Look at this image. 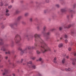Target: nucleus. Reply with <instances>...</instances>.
<instances>
[{
    "instance_id": "nucleus-1",
    "label": "nucleus",
    "mask_w": 76,
    "mask_h": 76,
    "mask_svg": "<svg viewBox=\"0 0 76 76\" xmlns=\"http://www.w3.org/2000/svg\"><path fill=\"white\" fill-rule=\"evenodd\" d=\"M39 34H34V37L35 38V41L36 42L38 41H40L41 47L42 48L41 51L43 53H44L48 51H50V48L48 47V45L45 43V42L41 38Z\"/></svg>"
},
{
    "instance_id": "nucleus-2",
    "label": "nucleus",
    "mask_w": 76,
    "mask_h": 76,
    "mask_svg": "<svg viewBox=\"0 0 76 76\" xmlns=\"http://www.w3.org/2000/svg\"><path fill=\"white\" fill-rule=\"evenodd\" d=\"M21 37L19 34H17L14 38V40L16 44H18L21 40Z\"/></svg>"
},
{
    "instance_id": "nucleus-3",
    "label": "nucleus",
    "mask_w": 76,
    "mask_h": 76,
    "mask_svg": "<svg viewBox=\"0 0 76 76\" xmlns=\"http://www.w3.org/2000/svg\"><path fill=\"white\" fill-rule=\"evenodd\" d=\"M31 46H28V48H25V49L21 51V54H23L24 53H26L27 51H28V50H30L31 49Z\"/></svg>"
},
{
    "instance_id": "nucleus-4",
    "label": "nucleus",
    "mask_w": 76,
    "mask_h": 76,
    "mask_svg": "<svg viewBox=\"0 0 76 76\" xmlns=\"http://www.w3.org/2000/svg\"><path fill=\"white\" fill-rule=\"evenodd\" d=\"M18 23L16 22L14 23V24H10V26L11 27V28H13L14 25H17Z\"/></svg>"
},
{
    "instance_id": "nucleus-5",
    "label": "nucleus",
    "mask_w": 76,
    "mask_h": 76,
    "mask_svg": "<svg viewBox=\"0 0 76 76\" xmlns=\"http://www.w3.org/2000/svg\"><path fill=\"white\" fill-rule=\"evenodd\" d=\"M34 46H32L31 48L32 49H36V47H37V43H35L34 44Z\"/></svg>"
},
{
    "instance_id": "nucleus-6",
    "label": "nucleus",
    "mask_w": 76,
    "mask_h": 76,
    "mask_svg": "<svg viewBox=\"0 0 76 76\" xmlns=\"http://www.w3.org/2000/svg\"><path fill=\"white\" fill-rule=\"evenodd\" d=\"M3 44L4 43L3 41V39H0V45H3Z\"/></svg>"
},
{
    "instance_id": "nucleus-7",
    "label": "nucleus",
    "mask_w": 76,
    "mask_h": 76,
    "mask_svg": "<svg viewBox=\"0 0 76 76\" xmlns=\"http://www.w3.org/2000/svg\"><path fill=\"white\" fill-rule=\"evenodd\" d=\"M6 47L5 46H3V47L1 49V50L2 51H5L6 50Z\"/></svg>"
},
{
    "instance_id": "nucleus-8",
    "label": "nucleus",
    "mask_w": 76,
    "mask_h": 76,
    "mask_svg": "<svg viewBox=\"0 0 76 76\" xmlns=\"http://www.w3.org/2000/svg\"><path fill=\"white\" fill-rule=\"evenodd\" d=\"M29 67H30V68H32V69H35L36 67L35 65H32L31 66H30Z\"/></svg>"
},
{
    "instance_id": "nucleus-9",
    "label": "nucleus",
    "mask_w": 76,
    "mask_h": 76,
    "mask_svg": "<svg viewBox=\"0 0 76 76\" xmlns=\"http://www.w3.org/2000/svg\"><path fill=\"white\" fill-rule=\"evenodd\" d=\"M4 71L5 72L3 73V75H5L6 74V73H7V72H8V70L6 69H5L4 70Z\"/></svg>"
},
{
    "instance_id": "nucleus-10",
    "label": "nucleus",
    "mask_w": 76,
    "mask_h": 76,
    "mask_svg": "<svg viewBox=\"0 0 76 76\" xmlns=\"http://www.w3.org/2000/svg\"><path fill=\"white\" fill-rule=\"evenodd\" d=\"M22 18V16H19L18 17L17 19V21H19L20 20V19Z\"/></svg>"
},
{
    "instance_id": "nucleus-11",
    "label": "nucleus",
    "mask_w": 76,
    "mask_h": 76,
    "mask_svg": "<svg viewBox=\"0 0 76 76\" xmlns=\"http://www.w3.org/2000/svg\"><path fill=\"white\" fill-rule=\"evenodd\" d=\"M61 11L62 12H66V8H64L61 9Z\"/></svg>"
},
{
    "instance_id": "nucleus-12",
    "label": "nucleus",
    "mask_w": 76,
    "mask_h": 76,
    "mask_svg": "<svg viewBox=\"0 0 76 76\" xmlns=\"http://www.w3.org/2000/svg\"><path fill=\"white\" fill-rule=\"evenodd\" d=\"M58 46L59 48H61V47H62L63 46V45L62 43H60L58 45Z\"/></svg>"
},
{
    "instance_id": "nucleus-13",
    "label": "nucleus",
    "mask_w": 76,
    "mask_h": 76,
    "mask_svg": "<svg viewBox=\"0 0 76 76\" xmlns=\"http://www.w3.org/2000/svg\"><path fill=\"white\" fill-rule=\"evenodd\" d=\"M56 60H57V58L56 57L54 58V60H53V62L55 63H57Z\"/></svg>"
},
{
    "instance_id": "nucleus-14",
    "label": "nucleus",
    "mask_w": 76,
    "mask_h": 76,
    "mask_svg": "<svg viewBox=\"0 0 76 76\" xmlns=\"http://www.w3.org/2000/svg\"><path fill=\"white\" fill-rule=\"evenodd\" d=\"M72 64H75V61H76V59H72Z\"/></svg>"
},
{
    "instance_id": "nucleus-15",
    "label": "nucleus",
    "mask_w": 76,
    "mask_h": 76,
    "mask_svg": "<svg viewBox=\"0 0 76 76\" xmlns=\"http://www.w3.org/2000/svg\"><path fill=\"white\" fill-rule=\"evenodd\" d=\"M47 28V27H46V26H44L43 28V29L44 31H45V29H46V28Z\"/></svg>"
},
{
    "instance_id": "nucleus-16",
    "label": "nucleus",
    "mask_w": 76,
    "mask_h": 76,
    "mask_svg": "<svg viewBox=\"0 0 76 76\" xmlns=\"http://www.w3.org/2000/svg\"><path fill=\"white\" fill-rule=\"evenodd\" d=\"M28 15H29V13H25L24 14L25 16H26V17L28 16Z\"/></svg>"
},
{
    "instance_id": "nucleus-17",
    "label": "nucleus",
    "mask_w": 76,
    "mask_h": 76,
    "mask_svg": "<svg viewBox=\"0 0 76 76\" xmlns=\"http://www.w3.org/2000/svg\"><path fill=\"white\" fill-rule=\"evenodd\" d=\"M56 7H57V8H59V7H60V5L58 4H56Z\"/></svg>"
},
{
    "instance_id": "nucleus-18",
    "label": "nucleus",
    "mask_w": 76,
    "mask_h": 76,
    "mask_svg": "<svg viewBox=\"0 0 76 76\" xmlns=\"http://www.w3.org/2000/svg\"><path fill=\"white\" fill-rule=\"evenodd\" d=\"M11 44V46L12 47L13 46V44H14V42L13 41H12Z\"/></svg>"
},
{
    "instance_id": "nucleus-19",
    "label": "nucleus",
    "mask_w": 76,
    "mask_h": 76,
    "mask_svg": "<svg viewBox=\"0 0 76 76\" xmlns=\"http://www.w3.org/2000/svg\"><path fill=\"white\" fill-rule=\"evenodd\" d=\"M65 61V59L64 58L63 59L62 61V63H63V64H64V63Z\"/></svg>"
},
{
    "instance_id": "nucleus-20",
    "label": "nucleus",
    "mask_w": 76,
    "mask_h": 76,
    "mask_svg": "<svg viewBox=\"0 0 76 76\" xmlns=\"http://www.w3.org/2000/svg\"><path fill=\"white\" fill-rule=\"evenodd\" d=\"M32 61H30L28 62L27 63V64L28 65L29 64H32Z\"/></svg>"
},
{
    "instance_id": "nucleus-21",
    "label": "nucleus",
    "mask_w": 76,
    "mask_h": 76,
    "mask_svg": "<svg viewBox=\"0 0 76 76\" xmlns=\"http://www.w3.org/2000/svg\"><path fill=\"white\" fill-rule=\"evenodd\" d=\"M10 54V51H8V52H5V54Z\"/></svg>"
},
{
    "instance_id": "nucleus-22",
    "label": "nucleus",
    "mask_w": 76,
    "mask_h": 76,
    "mask_svg": "<svg viewBox=\"0 0 76 76\" xmlns=\"http://www.w3.org/2000/svg\"><path fill=\"white\" fill-rule=\"evenodd\" d=\"M19 13V11L18 10H16L15 11L16 14H18Z\"/></svg>"
},
{
    "instance_id": "nucleus-23",
    "label": "nucleus",
    "mask_w": 76,
    "mask_h": 76,
    "mask_svg": "<svg viewBox=\"0 0 76 76\" xmlns=\"http://www.w3.org/2000/svg\"><path fill=\"white\" fill-rule=\"evenodd\" d=\"M5 15L6 16H9L10 15V14L9 13H6L5 14Z\"/></svg>"
},
{
    "instance_id": "nucleus-24",
    "label": "nucleus",
    "mask_w": 76,
    "mask_h": 76,
    "mask_svg": "<svg viewBox=\"0 0 76 76\" xmlns=\"http://www.w3.org/2000/svg\"><path fill=\"white\" fill-rule=\"evenodd\" d=\"M56 30V28H52V29H51L50 30L51 31H55Z\"/></svg>"
},
{
    "instance_id": "nucleus-25",
    "label": "nucleus",
    "mask_w": 76,
    "mask_h": 76,
    "mask_svg": "<svg viewBox=\"0 0 76 76\" xmlns=\"http://www.w3.org/2000/svg\"><path fill=\"white\" fill-rule=\"evenodd\" d=\"M68 50L69 51H71V50H72V48H71L70 47H69L68 48Z\"/></svg>"
},
{
    "instance_id": "nucleus-26",
    "label": "nucleus",
    "mask_w": 76,
    "mask_h": 76,
    "mask_svg": "<svg viewBox=\"0 0 76 76\" xmlns=\"http://www.w3.org/2000/svg\"><path fill=\"white\" fill-rule=\"evenodd\" d=\"M71 26V25H69L67 26L66 27V28H69Z\"/></svg>"
},
{
    "instance_id": "nucleus-27",
    "label": "nucleus",
    "mask_w": 76,
    "mask_h": 76,
    "mask_svg": "<svg viewBox=\"0 0 76 76\" xmlns=\"http://www.w3.org/2000/svg\"><path fill=\"white\" fill-rule=\"evenodd\" d=\"M18 50H20V51H22V48L20 47H19L18 48Z\"/></svg>"
},
{
    "instance_id": "nucleus-28",
    "label": "nucleus",
    "mask_w": 76,
    "mask_h": 76,
    "mask_svg": "<svg viewBox=\"0 0 76 76\" xmlns=\"http://www.w3.org/2000/svg\"><path fill=\"white\" fill-rule=\"evenodd\" d=\"M76 7V4H74L73 6V8H75Z\"/></svg>"
},
{
    "instance_id": "nucleus-29",
    "label": "nucleus",
    "mask_w": 76,
    "mask_h": 76,
    "mask_svg": "<svg viewBox=\"0 0 76 76\" xmlns=\"http://www.w3.org/2000/svg\"><path fill=\"white\" fill-rule=\"evenodd\" d=\"M65 43L66 44H67V42H68V41L67 39H66L65 40Z\"/></svg>"
},
{
    "instance_id": "nucleus-30",
    "label": "nucleus",
    "mask_w": 76,
    "mask_h": 76,
    "mask_svg": "<svg viewBox=\"0 0 76 76\" xmlns=\"http://www.w3.org/2000/svg\"><path fill=\"white\" fill-rule=\"evenodd\" d=\"M35 58H36V57H33L32 58H31V59H32V60H35Z\"/></svg>"
},
{
    "instance_id": "nucleus-31",
    "label": "nucleus",
    "mask_w": 76,
    "mask_h": 76,
    "mask_svg": "<svg viewBox=\"0 0 76 76\" xmlns=\"http://www.w3.org/2000/svg\"><path fill=\"white\" fill-rule=\"evenodd\" d=\"M73 42H71L70 44V45L72 46V45H73Z\"/></svg>"
},
{
    "instance_id": "nucleus-32",
    "label": "nucleus",
    "mask_w": 76,
    "mask_h": 76,
    "mask_svg": "<svg viewBox=\"0 0 76 76\" xmlns=\"http://www.w3.org/2000/svg\"><path fill=\"white\" fill-rule=\"evenodd\" d=\"M50 32H48L47 33L46 35H50Z\"/></svg>"
},
{
    "instance_id": "nucleus-33",
    "label": "nucleus",
    "mask_w": 76,
    "mask_h": 76,
    "mask_svg": "<svg viewBox=\"0 0 76 76\" xmlns=\"http://www.w3.org/2000/svg\"><path fill=\"white\" fill-rule=\"evenodd\" d=\"M65 38H67V35L65 34L64 35Z\"/></svg>"
},
{
    "instance_id": "nucleus-34",
    "label": "nucleus",
    "mask_w": 76,
    "mask_h": 76,
    "mask_svg": "<svg viewBox=\"0 0 76 76\" xmlns=\"http://www.w3.org/2000/svg\"><path fill=\"white\" fill-rule=\"evenodd\" d=\"M62 28H62V27H59V30H60V31H61V30Z\"/></svg>"
},
{
    "instance_id": "nucleus-35",
    "label": "nucleus",
    "mask_w": 76,
    "mask_h": 76,
    "mask_svg": "<svg viewBox=\"0 0 76 76\" xmlns=\"http://www.w3.org/2000/svg\"><path fill=\"white\" fill-rule=\"evenodd\" d=\"M0 5L1 6H3V2H1V5Z\"/></svg>"
},
{
    "instance_id": "nucleus-36",
    "label": "nucleus",
    "mask_w": 76,
    "mask_h": 76,
    "mask_svg": "<svg viewBox=\"0 0 76 76\" xmlns=\"http://www.w3.org/2000/svg\"><path fill=\"white\" fill-rule=\"evenodd\" d=\"M73 54L75 56H76V52H73Z\"/></svg>"
},
{
    "instance_id": "nucleus-37",
    "label": "nucleus",
    "mask_w": 76,
    "mask_h": 76,
    "mask_svg": "<svg viewBox=\"0 0 76 76\" xmlns=\"http://www.w3.org/2000/svg\"><path fill=\"white\" fill-rule=\"evenodd\" d=\"M9 10H7V9L6 11V13H8V12H9Z\"/></svg>"
},
{
    "instance_id": "nucleus-38",
    "label": "nucleus",
    "mask_w": 76,
    "mask_h": 76,
    "mask_svg": "<svg viewBox=\"0 0 76 76\" xmlns=\"http://www.w3.org/2000/svg\"><path fill=\"white\" fill-rule=\"evenodd\" d=\"M12 6L10 5L8 7L9 9H11L12 8Z\"/></svg>"
},
{
    "instance_id": "nucleus-39",
    "label": "nucleus",
    "mask_w": 76,
    "mask_h": 76,
    "mask_svg": "<svg viewBox=\"0 0 76 76\" xmlns=\"http://www.w3.org/2000/svg\"><path fill=\"white\" fill-rule=\"evenodd\" d=\"M37 54H39L40 53V52L38 50H37Z\"/></svg>"
},
{
    "instance_id": "nucleus-40",
    "label": "nucleus",
    "mask_w": 76,
    "mask_h": 76,
    "mask_svg": "<svg viewBox=\"0 0 76 76\" xmlns=\"http://www.w3.org/2000/svg\"><path fill=\"white\" fill-rule=\"evenodd\" d=\"M45 2L46 3H48L49 2V0H45Z\"/></svg>"
},
{
    "instance_id": "nucleus-41",
    "label": "nucleus",
    "mask_w": 76,
    "mask_h": 76,
    "mask_svg": "<svg viewBox=\"0 0 76 76\" xmlns=\"http://www.w3.org/2000/svg\"><path fill=\"white\" fill-rule=\"evenodd\" d=\"M23 60L22 59L21 60V61H20V63H22V62H23Z\"/></svg>"
},
{
    "instance_id": "nucleus-42",
    "label": "nucleus",
    "mask_w": 76,
    "mask_h": 76,
    "mask_svg": "<svg viewBox=\"0 0 76 76\" xmlns=\"http://www.w3.org/2000/svg\"><path fill=\"white\" fill-rule=\"evenodd\" d=\"M74 33V32L73 31H72L71 32V34H73Z\"/></svg>"
},
{
    "instance_id": "nucleus-43",
    "label": "nucleus",
    "mask_w": 76,
    "mask_h": 76,
    "mask_svg": "<svg viewBox=\"0 0 76 76\" xmlns=\"http://www.w3.org/2000/svg\"><path fill=\"white\" fill-rule=\"evenodd\" d=\"M30 20L31 22H32V18H31L30 19Z\"/></svg>"
},
{
    "instance_id": "nucleus-44",
    "label": "nucleus",
    "mask_w": 76,
    "mask_h": 76,
    "mask_svg": "<svg viewBox=\"0 0 76 76\" xmlns=\"http://www.w3.org/2000/svg\"><path fill=\"white\" fill-rule=\"evenodd\" d=\"M2 58V59H3V57L1 55H0V58Z\"/></svg>"
},
{
    "instance_id": "nucleus-45",
    "label": "nucleus",
    "mask_w": 76,
    "mask_h": 76,
    "mask_svg": "<svg viewBox=\"0 0 76 76\" xmlns=\"http://www.w3.org/2000/svg\"><path fill=\"white\" fill-rule=\"evenodd\" d=\"M39 61H41L42 60V58H40L39 59Z\"/></svg>"
},
{
    "instance_id": "nucleus-46",
    "label": "nucleus",
    "mask_w": 76,
    "mask_h": 76,
    "mask_svg": "<svg viewBox=\"0 0 76 76\" xmlns=\"http://www.w3.org/2000/svg\"><path fill=\"white\" fill-rule=\"evenodd\" d=\"M49 38H50L49 37H47L46 38V40H48V39H49Z\"/></svg>"
},
{
    "instance_id": "nucleus-47",
    "label": "nucleus",
    "mask_w": 76,
    "mask_h": 76,
    "mask_svg": "<svg viewBox=\"0 0 76 76\" xmlns=\"http://www.w3.org/2000/svg\"><path fill=\"white\" fill-rule=\"evenodd\" d=\"M17 63H20V61H17Z\"/></svg>"
},
{
    "instance_id": "nucleus-48",
    "label": "nucleus",
    "mask_w": 76,
    "mask_h": 76,
    "mask_svg": "<svg viewBox=\"0 0 76 76\" xmlns=\"http://www.w3.org/2000/svg\"><path fill=\"white\" fill-rule=\"evenodd\" d=\"M1 68H3V66H4L3 65H1Z\"/></svg>"
},
{
    "instance_id": "nucleus-49",
    "label": "nucleus",
    "mask_w": 76,
    "mask_h": 76,
    "mask_svg": "<svg viewBox=\"0 0 76 76\" xmlns=\"http://www.w3.org/2000/svg\"><path fill=\"white\" fill-rule=\"evenodd\" d=\"M2 28H4V26H2L1 27Z\"/></svg>"
},
{
    "instance_id": "nucleus-50",
    "label": "nucleus",
    "mask_w": 76,
    "mask_h": 76,
    "mask_svg": "<svg viewBox=\"0 0 76 76\" xmlns=\"http://www.w3.org/2000/svg\"><path fill=\"white\" fill-rule=\"evenodd\" d=\"M8 58V57H7V56H6L5 57V59H7Z\"/></svg>"
},
{
    "instance_id": "nucleus-51",
    "label": "nucleus",
    "mask_w": 76,
    "mask_h": 76,
    "mask_svg": "<svg viewBox=\"0 0 76 76\" xmlns=\"http://www.w3.org/2000/svg\"><path fill=\"white\" fill-rule=\"evenodd\" d=\"M12 75L13 76H15V74H14V73H13L12 74Z\"/></svg>"
},
{
    "instance_id": "nucleus-52",
    "label": "nucleus",
    "mask_w": 76,
    "mask_h": 76,
    "mask_svg": "<svg viewBox=\"0 0 76 76\" xmlns=\"http://www.w3.org/2000/svg\"><path fill=\"white\" fill-rule=\"evenodd\" d=\"M39 76H41V74L40 73H39Z\"/></svg>"
},
{
    "instance_id": "nucleus-53",
    "label": "nucleus",
    "mask_w": 76,
    "mask_h": 76,
    "mask_svg": "<svg viewBox=\"0 0 76 76\" xmlns=\"http://www.w3.org/2000/svg\"><path fill=\"white\" fill-rule=\"evenodd\" d=\"M47 12V10H45L44 11L45 13H46V12Z\"/></svg>"
},
{
    "instance_id": "nucleus-54",
    "label": "nucleus",
    "mask_w": 76,
    "mask_h": 76,
    "mask_svg": "<svg viewBox=\"0 0 76 76\" xmlns=\"http://www.w3.org/2000/svg\"><path fill=\"white\" fill-rule=\"evenodd\" d=\"M70 12H73V11L72 10H70Z\"/></svg>"
},
{
    "instance_id": "nucleus-55",
    "label": "nucleus",
    "mask_w": 76,
    "mask_h": 76,
    "mask_svg": "<svg viewBox=\"0 0 76 76\" xmlns=\"http://www.w3.org/2000/svg\"><path fill=\"white\" fill-rule=\"evenodd\" d=\"M68 71H70V69L68 68Z\"/></svg>"
},
{
    "instance_id": "nucleus-56",
    "label": "nucleus",
    "mask_w": 76,
    "mask_h": 76,
    "mask_svg": "<svg viewBox=\"0 0 76 76\" xmlns=\"http://www.w3.org/2000/svg\"><path fill=\"white\" fill-rule=\"evenodd\" d=\"M66 58H69V56H67L66 57Z\"/></svg>"
},
{
    "instance_id": "nucleus-57",
    "label": "nucleus",
    "mask_w": 76,
    "mask_h": 76,
    "mask_svg": "<svg viewBox=\"0 0 76 76\" xmlns=\"http://www.w3.org/2000/svg\"><path fill=\"white\" fill-rule=\"evenodd\" d=\"M8 6V4H6L5 5V6Z\"/></svg>"
},
{
    "instance_id": "nucleus-58",
    "label": "nucleus",
    "mask_w": 76,
    "mask_h": 76,
    "mask_svg": "<svg viewBox=\"0 0 76 76\" xmlns=\"http://www.w3.org/2000/svg\"><path fill=\"white\" fill-rule=\"evenodd\" d=\"M71 17L72 18H73V15H71Z\"/></svg>"
},
{
    "instance_id": "nucleus-59",
    "label": "nucleus",
    "mask_w": 76,
    "mask_h": 76,
    "mask_svg": "<svg viewBox=\"0 0 76 76\" xmlns=\"http://www.w3.org/2000/svg\"><path fill=\"white\" fill-rule=\"evenodd\" d=\"M37 29H39V27H37Z\"/></svg>"
},
{
    "instance_id": "nucleus-60",
    "label": "nucleus",
    "mask_w": 76,
    "mask_h": 76,
    "mask_svg": "<svg viewBox=\"0 0 76 76\" xmlns=\"http://www.w3.org/2000/svg\"><path fill=\"white\" fill-rule=\"evenodd\" d=\"M65 70H66V71H68V69H65Z\"/></svg>"
},
{
    "instance_id": "nucleus-61",
    "label": "nucleus",
    "mask_w": 76,
    "mask_h": 76,
    "mask_svg": "<svg viewBox=\"0 0 76 76\" xmlns=\"http://www.w3.org/2000/svg\"><path fill=\"white\" fill-rule=\"evenodd\" d=\"M14 0H12V3H13Z\"/></svg>"
},
{
    "instance_id": "nucleus-62",
    "label": "nucleus",
    "mask_w": 76,
    "mask_h": 76,
    "mask_svg": "<svg viewBox=\"0 0 76 76\" xmlns=\"http://www.w3.org/2000/svg\"><path fill=\"white\" fill-rule=\"evenodd\" d=\"M69 15L67 16V18H69Z\"/></svg>"
},
{
    "instance_id": "nucleus-63",
    "label": "nucleus",
    "mask_w": 76,
    "mask_h": 76,
    "mask_svg": "<svg viewBox=\"0 0 76 76\" xmlns=\"http://www.w3.org/2000/svg\"><path fill=\"white\" fill-rule=\"evenodd\" d=\"M60 39L61 40L62 39V37L60 38Z\"/></svg>"
},
{
    "instance_id": "nucleus-64",
    "label": "nucleus",
    "mask_w": 76,
    "mask_h": 76,
    "mask_svg": "<svg viewBox=\"0 0 76 76\" xmlns=\"http://www.w3.org/2000/svg\"><path fill=\"white\" fill-rule=\"evenodd\" d=\"M54 52H56V50H54Z\"/></svg>"
}]
</instances>
